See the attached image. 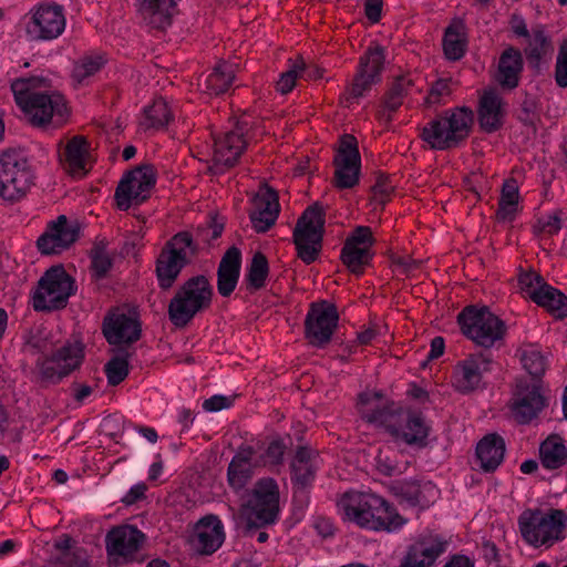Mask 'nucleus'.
I'll list each match as a JSON object with an SVG mask.
<instances>
[{"mask_svg": "<svg viewBox=\"0 0 567 567\" xmlns=\"http://www.w3.org/2000/svg\"><path fill=\"white\" fill-rule=\"evenodd\" d=\"M358 406L367 422L384 427L395 440L419 449L427 445L431 426L421 413L396 412L375 391L361 393Z\"/></svg>", "mask_w": 567, "mask_h": 567, "instance_id": "f257e3e1", "label": "nucleus"}, {"mask_svg": "<svg viewBox=\"0 0 567 567\" xmlns=\"http://www.w3.org/2000/svg\"><path fill=\"white\" fill-rule=\"evenodd\" d=\"M11 91L17 105L34 126H59L69 114L64 96L49 90L43 78L17 79L11 83Z\"/></svg>", "mask_w": 567, "mask_h": 567, "instance_id": "f03ea898", "label": "nucleus"}, {"mask_svg": "<svg viewBox=\"0 0 567 567\" xmlns=\"http://www.w3.org/2000/svg\"><path fill=\"white\" fill-rule=\"evenodd\" d=\"M338 508L343 520L370 530L392 533L406 523L384 498L371 492H348L338 502Z\"/></svg>", "mask_w": 567, "mask_h": 567, "instance_id": "7ed1b4c3", "label": "nucleus"}, {"mask_svg": "<svg viewBox=\"0 0 567 567\" xmlns=\"http://www.w3.org/2000/svg\"><path fill=\"white\" fill-rule=\"evenodd\" d=\"M522 538L534 548H550L565 538L567 513L559 508H527L518 517Z\"/></svg>", "mask_w": 567, "mask_h": 567, "instance_id": "20e7f679", "label": "nucleus"}, {"mask_svg": "<svg viewBox=\"0 0 567 567\" xmlns=\"http://www.w3.org/2000/svg\"><path fill=\"white\" fill-rule=\"evenodd\" d=\"M474 113L470 107L458 106L429 122L422 130V140L433 150L457 146L471 133Z\"/></svg>", "mask_w": 567, "mask_h": 567, "instance_id": "39448f33", "label": "nucleus"}, {"mask_svg": "<svg viewBox=\"0 0 567 567\" xmlns=\"http://www.w3.org/2000/svg\"><path fill=\"white\" fill-rule=\"evenodd\" d=\"M33 172L25 155L17 150L0 154V197L16 203L22 199L33 185Z\"/></svg>", "mask_w": 567, "mask_h": 567, "instance_id": "423d86ee", "label": "nucleus"}, {"mask_svg": "<svg viewBox=\"0 0 567 567\" xmlns=\"http://www.w3.org/2000/svg\"><path fill=\"white\" fill-rule=\"evenodd\" d=\"M212 295V287L205 277L189 279L169 302L171 321L177 327L186 326L197 312L209 306Z\"/></svg>", "mask_w": 567, "mask_h": 567, "instance_id": "0eeeda50", "label": "nucleus"}, {"mask_svg": "<svg viewBox=\"0 0 567 567\" xmlns=\"http://www.w3.org/2000/svg\"><path fill=\"white\" fill-rule=\"evenodd\" d=\"M463 333L476 346L491 348L502 340L505 323L487 308L468 307L458 315Z\"/></svg>", "mask_w": 567, "mask_h": 567, "instance_id": "6e6552de", "label": "nucleus"}, {"mask_svg": "<svg viewBox=\"0 0 567 567\" xmlns=\"http://www.w3.org/2000/svg\"><path fill=\"white\" fill-rule=\"evenodd\" d=\"M74 280L62 266H54L45 271L33 293L35 310H55L65 307L74 293Z\"/></svg>", "mask_w": 567, "mask_h": 567, "instance_id": "1a4fd4ad", "label": "nucleus"}, {"mask_svg": "<svg viewBox=\"0 0 567 567\" xmlns=\"http://www.w3.org/2000/svg\"><path fill=\"white\" fill-rule=\"evenodd\" d=\"M279 514V491L272 478L257 482L248 496L243 515L251 526H262L276 522Z\"/></svg>", "mask_w": 567, "mask_h": 567, "instance_id": "9d476101", "label": "nucleus"}, {"mask_svg": "<svg viewBox=\"0 0 567 567\" xmlns=\"http://www.w3.org/2000/svg\"><path fill=\"white\" fill-rule=\"evenodd\" d=\"M194 251L192 237L187 233H179L167 243L156 265L157 279L162 288H169L173 285Z\"/></svg>", "mask_w": 567, "mask_h": 567, "instance_id": "9b49d317", "label": "nucleus"}, {"mask_svg": "<svg viewBox=\"0 0 567 567\" xmlns=\"http://www.w3.org/2000/svg\"><path fill=\"white\" fill-rule=\"evenodd\" d=\"M323 223L322 210L317 205L308 207L297 223L293 241L298 256L306 264H311L318 256Z\"/></svg>", "mask_w": 567, "mask_h": 567, "instance_id": "f8f14e48", "label": "nucleus"}, {"mask_svg": "<svg viewBox=\"0 0 567 567\" xmlns=\"http://www.w3.org/2000/svg\"><path fill=\"white\" fill-rule=\"evenodd\" d=\"M83 357L81 342H68L51 357L38 360L37 375L42 382L58 383L81 365Z\"/></svg>", "mask_w": 567, "mask_h": 567, "instance_id": "ddd939ff", "label": "nucleus"}, {"mask_svg": "<svg viewBox=\"0 0 567 567\" xmlns=\"http://www.w3.org/2000/svg\"><path fill=\"white\" fill-rule=\"evenodd\" d=\"M66 25L64 8L56 3H42L30 11L27 33L32 40L50 41L59 38Z\"/></svg>", "mask_w": 567, "mask_h": 567, "instance_id": "4468645a", "label": "nucleus"}, {"mask_svg": "<svg viewBox=\"0 0 567 567\" xmlns=\"http://www.w3.org/2000/svg\"><path fill=\"white\" fill-rule=\"evenodd\" d=\"M155 185V174L152 166L137 167L127 173L120 182L115 199L122 210H127L132 205L144 202Z\"/></svg>", "mask_w": 567, "mask_h": 567, "instance_id": "2eb2a0df", "label": "nucleus"}, {"mask_svg": "<svg viewBox=\"0 0 567 567\" xmlns=\"http://www.w3.org/2000/svg\"><path fill=\"white\" fill-rule=\"evenodd\" d=\"M247 128L248 122L243 120L234 130L215 137L212 157L215 173H221L237 163L248 144L245 138Z\"/></svg>", "mask_w": 567, "mask_h": 567, "instance_id": "dca6fc26", "label": "nucleus"}, {"mask_svg": "<svg viewBox=\"0 0 567 567\" xmlns=\"http://www.w3.org/2000/svg\"><path fill=\"white\" fill-rule=\"evenodd\" d=\"M489 353H472L458 361L453 372V385L461 393H470L483 385L485 374L492 370Z\"/></svg>", "mask_w": 567, "mask_h": 567, "instance_id": "f3484780", "label": "nucleus"}, {"mask_svg": "<svg viewBox=\"0 0 567 567\" xmlns=\"http://www.w3.org/2000/svg\"><path fill=\"white\" fill-rule=\"evenodd\" d=\"M383 63V48L378 44L369 47L365 54L360 59L358 72L349 87V100L358 101L379 82Z\"/></svg>", "mask_w": 567, "mask_h": 567, "instance_id": "a211bd4d", "label": "nucleus"}, {"mask_svg": "<svg viewBox=\"0 0 567 567\" xmlns=\"http://www.w3.org/2000/svg\"><path fill=\"white\" fill-rule=\"evenodd\" d=\"M339 320L334 305L322 301L313 303L306 318V337L313 346L328 343Z\"/></svg>", "mask_w": 567, "mask_h": 567, "instance_id": "6ab92c4d", "label": "nucleus"}, {"mask_svg": "<svg viewBox=\"0 0 567 567\" xmlns=\"http://www.w3.org/2000/svg\"><path fill=\"white\" fill-rule=\"evenodd\" d=\"M334 178L338 188H351L359 182L361 158L357 141L351 135L342 136L334 157Z\"/></svg>", "mask_w": 567, "mask_h": 567, "instance_id": "aec40b11", "label": "nucleus"}, {"mask_svg": "<svg viewBox=\"0 0 567 567\" xmlns=\"http://www.w3.org/2000/svg\"><path fill=\"white\" fill-rule=\"evenodd\" d=\"M546 400L540 386L536 382H517L513 395L511 412L513 417L522 424L529 423L544 409Z\"/></svg>", "mask_w": 567, "mask_h": 567, "instance_id": "412c9836", "label": "nucleus"}, {"mask_svg": "<svg viewBox=\"0 0 567 567\" xmlns=\"http://www.w3.org/2000/svg\"><path fill=\"white\" fill-rule=\"evenodd\" d=\"M144 542V534L132 525L112 528L106 537V550L114 561L131 560Z\"/></svg>", "mask_w": 567, "mask_h": 567, "instance_id": "4be33fe9", "label": "nucleus"}, {"mask_svg": "<svg viewBox=\"0 0 567 567\" xmlns=\"http://www.w3.org/2000/svg\"><path fill=\"white\" fill-rule=\"evenodd\" d=\"M79 231L80 227L76 220H69L61 215L48 226L47 231L38 239V248L44 255L58 254L76 240Z\"/></svg>", "mask_w": 567, "mask_h": 567, "instance_id": "5701e85b", "label": "nucleus"}, {"mask_svg": "<svg viewBox=\"0 0 567 567\" xmlns=\"http://www.w3.org/2000/svg\"><path fill=\"white\" fill-rule=\"evenodd\" d=\"M373 243L372 231L367 226H358L347 239L341 257L352 272L360 274L370 261Z\"/></svg>", "mask_w": 567, "mask_h": 567, "instance_id": "b1692460", "label": "nucleus"}, {"mask_svg": "<svg viewBox=\"0 0 567 567\" xmlns=\"http://www.w3.org/2000/svg\"><path fill=\"white\" fill-rule=\"evenodd\" d=\"M225 538L224 526L217 516L203 517L194 527L189 537L192 550L202 555L215 553Z\"/></svg>", "mask_w": 567, "mask_h": 567, "instance_id": "393cba45", "label": "nucleus"}, {"mask_svg": "<svg viewBox=\"0 0 567 567\" xmlns=\"http://www.w3.org/2000/svg\"><path fill=\"white\" fill-rule=\"evenodd\" d=\"M60 158L64 169L75 177L84 176L93 165L91 145L81 135H75L65 143Z\"/></svg>", "mask_w": 567, "mask_h": 567, "instance_id": "a878e982", "label": "nucleus"}, {"mask_svg": "<svg viewBox=\"0 0 567 567\" xmlns=\"http://www.w3.org/2000/svg\"><path fill=\"white\" fill-rule=\"evenodd\" d=\"M280 206L277 193L268 186H261L254 197V209L250 213L252 228L265 233L272 227L278 218Z\"/></svg>", "mask_w": 567, "mask_h": 567, "instance_id": "bb28decb", "label": "nucleus"}, {"mask_svg": "<svg viewBox=\"0 0 567 567\" xmlns=\"http://www.w3.org/2000/svg\"><path fill=\"white\" fill-rule=\"evenodd\" d=\"M446 550V543L436 536L424 537L412 544L401 560V567H432Z\"/></svg>", "mask_w": 567, "mask_h": 567, "instance_id": "cd10ccee", "label": "nucleus"}, {"mask_svg": "<svg viewBox=\"0 0 567 567\" xmlns=\"http://www.w3.org/2000/svg\"><path fill=\"white\" fill-rule=\"evenodd\" d=\"M181 0H136L137 12L142 21L157 30L171 25Z\"/></svg>", "mask_w": 567, "mask_h": 567, "instance_id": "c85d7f7f", "label": "nucleus"}, {"mask_svg": "<svg viewBox=\"0 0 567 567\" xmlns=\"http://www.w3.org/2000/svg\"><path fill=\"white\" fill-rule=\"evenodd\" d=\"M103 333L111 344L131 343L140 338L141 327L132 316L113 312L104 320Z\"/></svg>", "mask_w": 567, "mask_h": 567, "instance_id": "c756f323", "label": "nucleus"}, {"mask_svg": "<svg viewBox=\"0 0 567 567\" xmlns=\"http://www.w3.org/2000/svg\"><path fill=\"white\" fill-rule=\"evenodd\" d=\"M478 123L484 132L497 131L505 115L503 100L494 90H486L482 93L478 102Z\"/></svg>", "mask_w": 567, "mask_h": 567, "instance_id": "7c9ffc66", "label": "nucleus"}, {"mask_svg": "<svg viewBox=\"0 0 567 567\" xmlns=\"http://www.w3.org/2000/svg\"><path fill=\"white\" fill-rule=\"evenodd\" d=\"M398 495L410 506L426 508L439 497V489L431 481H406L398 486Z\"/></svg>", "mask_w": 567, "mask_h": 567, "instance_id": "2f4dec72", "label": "nucleus"}, {"mask_svg": "<svg viewBox=\"0 0 567 567\" xmlns=\"http://www.w3.org/2000/svg\"><path fill=\"white\" fill-rule=\"evenodd\" d=\"M524 61L519 50L509 47L499 56L496 80L502 87L515 89L523 72Z\"/></svg>", "mask_w": 567, "mask_h": 567, "instance_id": "473e14b6", "label": "nucleus"}, {"mask_svg": "<svg viewBox=\"0 0 567 567\" xmlns=\"http://www.w3.org/2000/svg\"><path fill=\"white\" fill-rule=\"evenodd\" d=\"M241 265V254L238 248L231 247L224 255L218 267V292L227 297L237 286Z\"/></svg>", "mask_w": 567, "mask_h": 567, "instance_id": "72a5a7b5", "label": "nucleus"}, {"mask_svg": "<svg viewBox=\"0 0 567 567\" xmlns=\"http://www.w3.org/2000/svg\"><path fill=\"white\" fill-rule=\"evenodd\" d=\"M259 466L257 452L252 447L239 450L228 466V482L234 488H241L251 475L254 467Z\"/></svg>", "mask_w": 567, "mask_h": 567, "instance_id": "f704fd0d", "label": "nucleus"}, {"mask_svg": "<svg viewBox=\"0 0 567 567\" xmlns=\"http://www.w3.org/2000/svg\"><path fill=\"white\" fill-rule=\"evenodd\" d=\"M505 443L496 434L484 436L476 446V457L483 471H494L504 458Z\"/></svg>", "mask_w": 567, "mask_h": 567, "instance_id": "c9c22d12", "label": "nucleus"}, {"mask_svg": "<svg viewBox=\"0 0 567 567\" xmlns=\"http://www.w3.org/2000/svg\"><path fill=\"white\" fill-rule=\"evenodd\" d=\"M320 466L318 454L308 449L300 447L291 463L292 480L301 487L310 484Z\"/></svg>", "mask_w": 567, "mask_h": 567, "instance_id": "e433bc0d", "label": "nucleus"}, {"mask_svg": "<svg viewBox=\"0 0 567 567\" xmlns=\"http://www.w3.org/2000/svg\"><path fill=\"white\" fill-rule=\"evenodd\" d=\"M234 79V65L227 62H219L199 86L209 96L219 95L228 91Z\"/></svg>", "mask_w": 567, "mask_h": 567, "instance_id": "4c0bfd02", "label": "nucleus"}, {"mask_svg": "<svg viewBox=\"0 0 567 567\" xmlns=\"http://www.w3.org/2000/svg\"><path fill=\"white\" fill-rule=\"evenodd\" d=\"M524 52L533 68H539L543 59L551 54V40L546 34L543 27H537L532 30L529 37L526 38Z\"/></svg>", "mask_w": 567, "mask_h": 567, "instance_id": "58836bf2", "label": "nucleus"}, {"mask_svg": "<svg viewBox=\"0 0 567 567\" xmlns=\"http://www.w3.org/2000/svg\"><path fill=\"white\" fill-rule=\"evenodd\" d=\"M539 460L546 470H557L567 463V447L559 435H549L539 446Z\"/></svg>", "mask_w": 567, "mask_h": 567, "instance_id": "ea45409f", "label": "nucleus"}, {"mask_svg": "<svg viewBox=\"0 0 567 567\" xmlns=\"http://www.w3.org/2000/svg\"><path fill=\"white\" fill-rule=\"evenodd\" d=\"M534 302L546 309L555 318L561 319L567 316L566 296L548 284L538 292Z\"/></svg>", "mask_w": 567, "mask_h": 567, "instance_id": "a19ab883", "label": "nucleus"}, {"mask_svg": "<svg viewBox=\"0 0 567 567\" xmlns=\"http://www.w3.org/2000/svg\"><path fill=\"white\" fill-rule=\"evenodd\" d=\"M519 199V189L515 179H507L502 187V194L498 203L497 218L502 221L514 219Z\"/></svg>", "mask_w": 567, "mask_h": 567, "instance_id": "79ce46f5", "label": "nucleus"}, {"mask_svg": "<svg viewBox=\"0 0 567 567\" xmlns=\"http://www.w3.org/2000/svg\"><path fill=\"white\" fill-rule=\"evenodd\" d=\"M171 118L172 112L167 102L159 97L151 106L145 107L140 125L144 130L159 128L167 125Z\"/></svg>", "mask_w": 567, "mask_h": 567, "instance_id": "37998d69", "label": "nucleus"}, {"mask_svg": "<svg viewBox=\"0 0 567 567\" xmlns=\"http://www.w3.org/2000/svg\"><path fill=\"white\" fill-rule=\"evenodd\" d=\"M444 53L450 60H458L465 52L464 27L461 22L452 23L445 31Z\"/></svg>", "mask_w": 567, "mask_h": 567, "instance_id": "c03bdc74", "label": "nucleus"}, {"mask_svg": "<svg viewBox=\"0 0 567 567\" xmlns=\"http://www.w3.org/2000/svg\"><path fill=\"white\" fill-rule=\"evenodd\" d=\"M519 358L524 369L533 378H539L544 374L547 367V360L537 346H524L519 350Z\"/></svg>", "mask_w": 567, "mask_h": 567, "instance_id": "a18cd8bd", "label": "nucleus"}, {"mask_svg": "<svg viewBox=\"0 0 567 567\" xmlns=\"http://www.w3.org/2000/svg\"><path fill=\"white\" fill-rule=\"evenodd\" d=\"M104 64L101 54H87L80 58L73 66L72 79L76 84H84L86 81L97 73Z\"/></svg>", "mask_w": 567, "mask_h": 567, "instance_id": "49530a36", "label": "nucleus"}, {"mask_svg": "<svg viewBox=\"0 0 567 567\" xmlns=\"http://www.w3.org/2000/svg\"><path fill=\"white\" fill-rule=\"evenodd\" d=\"M455 87V82L452 79H437L429 89L424 99V104L427 107H436L445 104Z\"/></svg>", "mask_w": 567, "mask_h": 567, "instance_id": "de8ad7c7", "label": "nucleus"}, {"mask_svg": "<svg viewBox=\"0 0 567 567\" xmlns=\"http://www.w3.org/2000/svg\"><path fill=\"white\" fill-rule=\"evenodd\" d=\"M128 353L121 351L105 365L107 381L112 385L120 384L128 374Z\"/></svg>", "mask_w": 567, "mask_h": 567, "instance_id": "09e8293b", "label": "nucleus"}, {"mask_svg": "<svg viewBox=\"0 0 567 567\" xmlns=\"http://www.w3.org/2000/svg\"><path fill=\"white\" fill-rule=\"evenodd\" d=\"M545 285L544 279L535 272H523L518 276V289L520 293L524 298L533 301Z\"/></svg>", "mask_w": 567, "mask_h": 567, "instance_id": "8fccbe9b", "label": "nucleus"}, {"mask_svg": "<svg viewBox=\"0 0 567 567\" xmlns=\"http://www.w3.org/2000/svg\"><path fill=\"white\" fill-rule=\"evenodd\" d=\"M268 274V262L261 254H256L251 260L247 279L251 287L259 289L262 287Z\"/></svg>", "mask_w": 567, "mask_h": 567, "instance_id": "3c124183", "label": "nucleus"}, {"mask_svg": "<svg viewBox=\"0 0 567 567\" xmlns=\"http://www.w3.org/2000/svg\"><path fill=\"white\" fill-rule=\"evenodd\" d=\"M303 71L305 62L301 59L292 63L289 70L280 75L277 90L282 94L289 93L295 87L297 78L301 76Z\"/></svg>", "mask_w": 567, "mask_h": 567, "instance_id": "603ef678", "label": "nucleus"}, {"mask_svg": "<svg viewBox=\"0 0 567 567\" xmlns=\"http://www.w3.org/2000/svg\"><path fill=\"white\" fill-rule=\"evenodd\" d=\"M285 453V445L280 441H271L265 451L260 454L257 453L259 465L275 466L282 462Z\"/></svg>", "mask_w": 567, "mask_h": 567, "instance_id": "864d4df0", "label": "nucleus"}, {"mask_svg": "<svg viewBox=\"0 0 567 567\" xmlns=\"http://www.w3.org/2000/svg\"><path fill=\"white\" fill-rule=\"evenodd\" d=\"M555 82L561 89L567 87V38L561 42L556 56Z\"/></svg>", "mask_w": 567, "mask_h": 567, "instance_id": "5fc2aeb1", "label": "nucleus"}, {"mask_svg": "<svg viewBox=\"0 0 567 567\" xmlns=\"http://www.w3.org/2000/svg\"><path fill=\"white\" fill-rule=\"evenodd\" d=\"M28 344L40 352L49 350L53 344L50 331L44 328L37 329L30 336Z\"/></svg>", "mask_w": 567, "mask_h": 567, "instance_id": "6e6d98bb", "label": "nucleus"}, {"mask_svg": "<svg viewBox=\"0 0 567 567\" xmlns=\"http://www.w3.org/2000/svg\"><path fill=\"white\" fill-rule=\"evenodd\" d=\"M111 258L104 249L96 248L92 256V268L96 276H104L111 268Z\"/></svg>", "mask_w": 567, "mask_h": 567, "instance_id": "4d7b16f0", "label": "nucleus"}, {"mask_svg": "<svg viewBox=\"0 0 567 567\" xmlns=\"http://www.w3.org/2000/svg\"><path fill=\"white\" fill-rule=\"evenodd\" d=\"M378 470L385 475L401 473L399 464L389 455L388 452L380 451L375 457Z\"/></svg>", "mask_w": 567, "mask_h": 567, "instance_id": "13d9d810", "label": "nucleus"}, {"mask_svg": "<svg viewBox=\"0 0 567 567\" xmlns=\"http://www.w3.org/2000/svg\"><path fill=\"white\" fill-rule=\"evenodd\" d=\"M233 396L215 394L203 402V409L206 412H218L233 405Z\"/></svg>", "mask_w": 567, "mask_h": 567, "instance_id": "bf43d9fd", "label": "nucleus"}, {"mask_svg": "<svg viewBox=\"0 0 567 567\" xmlns=\"http://www.w3.org/2000/svg\"><path fill=\"white\" fill-rule=\"evenodd\" d=\"M72 538L68 535H62L59 539L54 543V548L60 553V556L58 559L62 564H66L69 560V557L71 555L72 549Z\"/></svg>", "mask_w": 567, "mask_h": 567, "instance_id": "052dcab7", "label": "nucleus"}, {"mask_svg": "<svg viewBox=\"0 0 567 567\" xmlns=\"http://www.w3.org/2000/svg\"><path fill=\"white\" fill-rule=\"evenodd\" d=\"M313 528L323 538L330 537L334 533V527L330 518L318 516L313 519Z\"/></svg>", "mask_w": 567, "mask_h": 567, "instance_id": "680f3d73", "label": "nucleus"}, {"mask_svg": "<svg viewBox=\"0 0 567 567\" xmlns=\"http://www.w3.org/2000/svg\"><path fill=\"white\" fill-rule=\"evenodd\" d=\"M509 27L516 37L526 39L532 32H529L524 18L519 14H513L509 20Z\"/></svg>", "mask_w": 567, "mask_h": 567, "instance_id": "e2e57ef3", "label": "nucleus"}, {"mask_svg": "<svg viewBox=\"0 0 567 567\" xmlns=\"http://www.w3.org/2000/svg\"><path fill=\"white\" fill-rule=\"evenodd\" d=\"M146 492V485L144 483H137L133 485L130 491L123 496L122 502L126 505H132L142 497Z\"/></svg>", "mask_w": 567, "mask_h": 567, "instance_id": "0e129e2a", "label": "nucleus"}, {"mask_svg": "<svg viewBox=\"0 0 567 567\" xmlns=\"http://www.w3.org/2000/svg\"><path fill=\"white\" fill-rule=\"evenodd\" d=\"M364 10L367 18L372 23H377L382 13V0H367Z\"/></svg>", "mask_w": 567, "mask_h": 567, "instance_id": "69168bd1", "label": "nucleus"}, {"mask_svg": "<svg viewBox=\"0 0 567 567\" xmlns=\"http://www.w3.org/2000/svg\"><path fill=\"white\" fill-rule=\"evenodd\" d=\"M543 231L549 235L556 234L560 229V219L556 215H548L538 220Z\"/></svg>", "mask_w": 567, "mask_h": 567, "instance_id": "338daca9", "label": "nucleus"}, {"mask_svg": "<svg viewBox=\"0 0 567 567\" xmlns=\"http://www.w3.org/2000/svg\"><path fill=\"white\" fill-rule=\"evenodd\" d=\"M444 567H475L474 560L465 555L452 556Z\"/></svg>", "mask_w": 567, "mask_h": 567, "instance_id": "774afa93", "label": "nucleus"}]
</instances>
